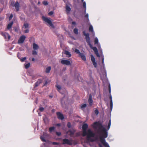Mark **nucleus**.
<instances>
[{"instance_id": "nucleus-19", "label": "nucleus", "mask_w": 147, "mask_h": 147, "mask_svg": "<svg viewBox=\"0 0 147 147\" xmlns=\"http://www.w3.org/2000/svg\"><path fill=\"white\" fill-rule=\"evenodd\" d=\"M33 49L34 50H37L39 48V46L38 45L35 43L33 44Z\"/></svg>"}, {"instance_id": "nucleus-21", "label": "nucleus", "mask_w": 147, "mask_h": 147, "mask_svg": "<svg viewBox=\"0 0 147 147\" xmlns=\"http://www.w3.org/2000/svg\"><path fill=\"white\" fill-rule=\"evenodd\" d=\"M89 30L90 32H91L93 34H94V32L93 30V28L92 26L91 25H90V26Z\"/></svg>"}, {"instance_id": "nucleus-23", "label": "nucleus", "mask_w": 147, "mask_h": 147, "mask_svg": "<svg viewBox=\"0 0 147 147\" xmlns=\"http://www.w3.org/2000/svg\"><path fill=\"white\" fill-rule=\"evenodd\" d=\"M13 24V22H11V23H9L8 25V26H7V29H10L12 25Z\"/></svg>"}, {"instance_id": "nucleus-12", "label": "nucleus", "mask_w": 147, "mask_h": 147, "mask_svg": "<svg viewBox=\"0 0 147 147\" xmlns=\"http://www.w3.org/2000/svg\"><path fill=\"white\" fill-rule=\"evenodd\" d=\"M57 115L58 118L59 119L62 120L64 119V117L62 113L59 112H57Z\"/></svg>"}, {"instance_id": "nucleus-3", "label": "nucleus", "mask_w": 147, "mask_h": 147, "mask_svg": "<svg viewBox=\"0 0 147 147\" xmlns=\"http://www.w3.org/2000/svg\"><path fill=\"white\" fill-rule=\"evenodd\" d=\"M83 34L84 36L86 37V42L88 43V45L90 46L91 48L94 51L95 53L96 54L97 57H100V56L99 54L97 49L96 47H93L92 45L90 43V40L89 37V34L88 33H86L84 31L83 32Z\"/></svg>"}, {"instance_id": "nucleus-31", "label": "nucleus", "mask_w": 147, "mask_h": 147, "mask_svg": "<svg viewBox=\"0 0 147 147\" xmlns=\"http://www.w3.org/2000/svg\"><path fill=\"white\" fill-rule=\"evenodd\" d=\"M32 54L33 55H37V53L36 51L33 50L32 51Z\"/></svg>"}, {"instance_id": "nucleus-15", "label": "nucleus", "mask_w": 147, "mask_h": 147, "mask_svg": "<svg viewBox=\"0 0 147 147\" xmlns=\"http://www.w3.org/2000/svg\"><path fill=\"white\" fill-rule=\"evenodd\" d=\"M29 28V24L27 23H24V26L22 27V30L23 31L24 29H27Z\"/></svg>"}, {"instance_id": "nucleus-20", "label": "nucleus", "mask_w": 147, "mask_h": 147, "mask_svg": "<svg viewBox=\"0 0 147 147\" xmlns=\"http://www.w3.org/2000/svg\"><path fill=\"white\" fill-rule=\"evenodd\" d=\"M110 98L111 100L110 108H111V110L112 109V108H113V101H112V96L111 95H110Z\"/></svg>"}, {"instance_id": "nucleus-2", "label": "nucleus", "mask_w": 147, "mask_h": 147, "mask_svg": "<svg viewBox=\"0 0 147 147\" xmlns=\"http://www.w3.org/2000/svg\"><path fill=\"white\" fill-rule=\"evenodd\" d=\"M88 127V125L86 123H85L83 125L82 129L83 131L82 136H85L87 135V139L88 140L93 142L94 140L92 138H95V134L90 129H88L87 131L86 129Z\"/></svg>"}, {"instance_id": "nucleus-29", "label": "nucleus", "mask_w": 147, "mask_h": 147, "mask_svg": "<svg viewBox=\"0 0 147 147\" xmlns=\"http://www.w3.org/2000/svg\"><path fill=\"white\" fill-rule=\"evenodd\" d=\"M30 65V63H28V64L25 65V67L26 69H28Z\"/></svg>"}, {"instance_id": "nucleus-4", "label": "nucleus", "mask_w": 147, "mask_h": 147, "mask_svg": "<svg viewBox=\"0 0 147 147\" xmlns=\"http://www.w3.org/2000/svg\"><path fill=\"white\" fill-rule=\"evenodd\" d=\"M42 19L44 21L47 23L51 27L53 28H54V26L52 24L51 21L48 18L44 16H43L42 17Z\"/></svg>"}, {"instance_id": "nucleus-13", "label": "nucleus", "mask_w": 147, "mask_h": 147, "mask_svg": "<svg viewBox=\"0 0 147 147\" xmlns=\"http://www.w3.org/2000/svg\"><path fill=\"white\" fill-rule=\"evenodd\" d=\"M47 134L46 133H44L43 135L41 136L40 137V139L43 142H46V140L45 138H46L47 136Z\"/></svg>"}, {"instance_id": "nucleus-1", "label": "nucleus", "mask_w": 147, "mask_h": 147, "mask_svg": "<svg viewBox=\"0 0 147 147\" xmlns=\"http://www.w3.org/2000/svg\"><path fill=\"white\" fill-rule=\"evenodd\" d=\"M93 127L97 130L98 131H100L101 134L99 138L101 142L105 146L110 147L108 144L105 142L104 138H106L108 136V132L105 128V125H102L99 123L95 122L92 125Z\"/></svg>"}, {"instance_id": "nucleus-36", "label": "nucleus", "mask_w": 147, "mask_h": 147, "mask_svg": "<svg viewBox=\"0 0 147 147\" xmlns=\"http://www.w3.org/2000/svg\"><path fill=\"white\" fill-rule=\"evenodd\" d=\"M101 57H102V64H103V65H104V56L103 55H101Z\"/></svg>"}, {"instance_id": "nucleus-57", "label": "nucleus", "mask_w": 147, "mask_h": 147, "mask_svg": "<svg viewBox=\"0 0 147 147\" xmlns=\"http://www.w3.org/2000/svg\"><path fill=\"white\" fill-rule=\"evenodd\" d=\"M38 115H39V116H41V115H40V113H38Z\"/></svg>"}, {"instance_id": "nucleus-30", "label": "nucleus", "mask_w": 147, "mask_h": 147, "mask_svg": "<svg viewBox=\"0 0 147 147\" xmlns=\"http://www.w3.org/2000/svg\"><path fill=\"white\" fill-rule=\"evenodd\" d=\"M55 129L54 127H50L49 129V130L50 132H51L53 130Z\"/></svg>"}, {"instance_id": "nucleus-41", "label": "nucleus", "mask_w": 147, "mask_h": 147, "mask_svg": "<svg viewBox=\"0 0 147 147\" xmlns=\"http://www.w3.org/2000/svg\"><path fill=\"white\" fill-rule=\"evenodd\" d=\"M53 14V11H51L49 13V15L51 16Z\"/></svg>"}, {"instance_id": "nucleus-9", "label": "nucleus", "mask_w": 147, "mask_h": 147, "mask_svg": "<svg viewBox=\"0 0 147 147\" xmlns=\"http://www.w3.org/2000/svg\"><path fill=\"white\" fill-rule=\"evenodd\" d=\"M61 63L63 65H69L71 64L70 62L69 61L65 59L61 60Z\"/></svg>"}, {"instance_id": "nucleus-38", "label": "nucleus", "mask_w": 147, "mask_h": 147, "mask_svg": "<svg viewBox=\"0 0 147 147\" xmlns=\"http://www.w3.org/2000/svg\"><path fill=\"white\" fill-rule=\"evenodd\" d=\"M26 59V57H24L23 58L21 59L20 60L22 62L24 61Z\"/></svg>"}, {"instance_id": "nucleus-61", "label": "nucleus", "mask_w": 147, "mask_h": 147, "mask_svg": "<svg viewBox=\"0 0 147 147\" xmlns=\"http://www.w3.org/2000/svg\"><path fill=\"white\" fill-rule=\"evenodd\" d=\"M95 138V139H97V137H96Z\"/></svg>"}, {"instance_id": "nucleus-48", "label": "nucleus", "mask_w": 147, "mask_h": 147, "mask_svg": "<svg viewBox=\"0 0 147 147\" xmlns=\"http://www.w3.org/2000/svg\"><path fill=\"white\" fill-rule=\"evenodd\" d=\"M43 4L45 5H48V4L47 2V1H44V2H43Z\"/></svg>"}, {"instance_id": "nucleus-40", "label": "nucleus", "mask_w": 147, "mask_h": 147, "mask_svg": "<svg viewBox=\"0 0 147 147\" xmlns=\"http://www.w3.org/2000/svg\"><path fill=\"white\" fill-rule=\"evenodd\" d=\"M94 113L96 115H98V110L96 109L94 111Z\"/></svg>"}, {"instance_id": "nucleus-50", "label": "nucleus", "mask_w": 147, "mask_h": 147, "mask_svg": "<svg viewBox=\"0 0 147 147\" xmlns=\"http://www.w3.org/2000/svg\"><path fill=\"white\" fill-rule=\"evenodd\" d=\"M72 24L73 25H74V24H76V23L75 22H72Z\"/></svg>"}, {"instance_id": "nucleus-54", "label": "nucleus", "mask_w": 147, "mask_h": 147, "mask_svg": "<svg viewBox=\"0 0 147 147\" xmlns=\"http://www.w3.org/2000/svg\"><path fill=\"white\" fill-rule=\"evenodd\" d=\"M3 10L2 9L0 8V12L1 11Z\"/></svg>"}, {"instance_id": "nucleus-45", "label": "nucleus", "mask_w": 147, "mask_h": 147, "mask_svg": "<svg viewBox=\"0 0 147 147\" xmlns=\"http://www.w3.org/2000/svg\"><path fill=\"white\" fill-rule=\"evenodd\" d=\"M13 15L12 14H11L10 15L9 17V20H10L13 18Z\"/></svg>"}, {"instance_id": "nucleus-43", "label": "nucleus", "mask_w": 147, "mask_h": 147, "mask_svg": "<svg viewBox=\"0 0 147 147\" xmlns=\"http://www.w3.org/2000/svg\"><path fill=\"white\" fill-rule=\"evenodd\" d=\"M109 93H110L111 92V86H110V84H109Z\"/></svg>"}, {"instance_id": "nucleus-24", "label": "nucleus", "mask_w": 147, "mask_h": 147, "mask_svg": "<svg viewBox=\"0 0 147 147\" xmlns=\"http://www.w3.org/2000/svg\"><path fill=\"white\" fill-rule=\"evenodd\" d=\"M90 57L91 58V60L92 62L95 61V59L94 57L92 55H91Z\"/></svg>"}, {"instance_id": "nucleus-26", "label": "nucleus", "mask_w": 147, "mask_h": 147, "mask_svg": "<svg viewBox=\"0 0 147 147\" xmlns=\"http://www.w3.org/2000/svg\"><path fill=\"white\" fill-rule=\"evenodd\" d=\"M111 125V120H110L109 121V123H108V126L107 130H109V129L110 128V127Z\"/></svg>"}, {"instance_id": "nucleus-8", "label": "nucleus", "mask_w": 147, "mask_h": 147, "mask_svg": "<svg viewBox=\"0 0 147 147\" xmlns=\"http://www.w3.org/2000/svg\"><path fill=\"white\" fill-rule=\"evenodd\" d=\"M11 5L12 6L15 7L17 11H19L20 7V4L18 1H16L15 3H11Z\"/></svg>"}, {"instance_id": "nucleus-11", "label": "nucleus", "mask_w": 147, "mask_h": 147, "mask_svg": "<svg viewBox=\"0 0 147 147\" xmlns=\"http://www.w3.org/2000/svg\"><path fill=\"white\" fill-rule=\"evenodd\" d=\"M98 38L96 37L95 38L94 40V43L95 44H97V47L98 48H99L100 50L101 51V52L102 53V50L101 48L100 45V44L98 43Z\"/></svg>"}, {"instance_id": "nucleus-7", "label": "nucleus", "mask_w": 147, "mask_h": 147, "mask_svg": "<svg viewBox=\"0 0 147 147\" xmlns=\"http://www.w3.org/2000/svg\"><path fill=\"white\" fill-rule=\"evenodd\" d=\"M26 38V37L24 35H22L20 37L18 41V44L23 43Z\"/></svg>"}, {"instance_id": "nucleus-27", "label": "nucleus", "mask_w": 147, "mask_h": 147, "mask_svg": "<svg viewBox=\"0 0 147 147\" xmlns=\"http://www.w3.org/2000/svg\"><path fill=\"white\" fill-rule=\"evenodd\" d=\"M75 52L77 54H78L79 55H80V54H81V53L79 50L78 49H76L75 50Z\"/></svg>"}, {"instance_id": "nucleus-46", "label": "nucleus", "mask_w": 147, "mask_h": 147, "mask_svg": "<svg viewBox=\"0 0 147 147\" xmlns=\"http://www.w3.org/2000/svg\"><path fill=\"white\" fill-rule=\"evenodd\" d=\"M20 54L19 53H18L17 54V57L20 59Z\"/></svg>"}, {"instance_id": "nucleus-25", "label": "nucleus", "mask_w": 147, "mask_h": 147, "mask_svg": "<svg viewBox=\"0 0 147 147\" xmlns=\"http://www.w3.org/2000/svg\"><path fill=\"white\" fill-rule=\"evenodd\" d=\"M66 11H68V12L70 11L71 10L70 7L67 5L66 7Z\"/></svg>"}, {"instance_id": "nucleus-22", "label": "nucleus", "mask_w": 147, "mask_h": 147, "mask_svg": "<svg viewBox=\"0 0 147 147\" xmlns=\"http://www.w3.org/2000/svg\"><path fill=\"white\" fill-rule=\"evenodd\" d=\"M51 69V67L50 66H49L46 69V72L47 73H49L50 72V71Z\"/></svg>"}, {"instance_id": "nucleus-49", "label": "nucleus", "mask_w": 147, "mask_h": 147, "mask_svg": "<svg viewBox=\"0 0 147 147\" xmlns=\"http://www.w3.org/2000/svg\"><path fill=\"white\" fill-rule=\"evenodd\" d=\"M53 145H58V144H59L57 142H53Z\"/></svg>"}, {"instance_id": "nucleus-28", "label": "nucleus", "mask_w": 147, "mask_h": 147, "mask_svg": "<svg viewBox=\"0 0 147 147\" xmlns=\"http://www.w3.org/2000/svg\"><path fill=\"white\" fill-rule=\"evenodd\" d=\"M78 29L75 28L74 30V32L76 34H78Z\"/></svg>"}, {"instance_id": "nucleus-5", "label": "nucleus", "mask_w": 147, "mask_h": 147, "mask_svg": "<svg viewBox=\"0 0 147 147\" xmlns=\"http://www.w3.org/2000/svg\"><path fill=\"white\" fill-rule=\"evenodd\" d=\"M42 19L44 21L47 23L51 27L53 28H54V26L52 24L51 21L48 18L44 16H43L42 17Z\"/></svg>"}, {"instance_id": "nucleus-18", "label": "nucleus", "mask_w": 147, "mask_h": 147, "mask_svg": "<svg viewBox=\"0 0 147 147\" xmlns=\"http://www.w3.org/2000/svg\"><path fill=\"white\" fill-rule=\"evenodd\" d=\"M79 56L84 61L86 60V57L83 53H81V54H80Z\"/></svg>"}, {"instance_id": "nucleus-37", "label": "nucleus", "mask_w": 147, "mask_h": 147, "mask_svg": "<svg viewBox=\"0 0 147 147\" xmlns=\"http://www.w3.org/2000/svg\"><path fill=\"white\" fill-rule=\"evenodd\" d=\"M39 109L40 111L42 112L44 110V108L42 107H40Z\"/></svg>"}, {"instance_id": "nucleus-47", "label": "nucleus", "mask_w": 147, "mask_h": 147, "mask_svg": "<svg viewBox=\"0 0 147 147\" xmlns=\"http://www.w3.org/2000/svg\"><path fill=\"white\" fill-rule=\"evenodd\" d=\"M29 30L28 29H27L25 31H24V32L25 33H27L29 32Z\"/></svg>"}, {"instance_id": "nucleus-17", "label": "nucleus", "mask_w": 147, "mask_h": 147, "mask_svg": "<svg viewBox=\"0 0 147 147\" xmlns=\"http://www.w3.org/2000/svg\"><path fill=\"white\" fill-rule=\"evenodd\" d=\"M64 53L66 55V57H69L71 56V55L70 53L67 51H65L64 52Z\"/></svg>"}, {"instance_id": "nucleus-52", "label": "nucleus", "mask_w": 147, "mask_h": 147, "mask_svg": "<svg viewBox=\"0 0 147 147\" xmlns=\"http://www.w3.org/2000/svg\"><path fill=\"white\" fill-rule=\"evenodd\" d=\"M47 81H46V82H45V84H44V86L46 85H47Z\"/></svg>"}, {"instance_id": "nucleus-44", "label": "nucleus", "mask_w": 147, "mask_h": 147, "mask_svg": "<svg viewBox=\"0 0 147 147\" xmlns=\"http://www.w3.org/2000/svg\"><path fill=\"white\" fill-rule=\"evenodd\" d=\"M57 135L59 136L61 135V133L60 132H57L56 133Z\"/></svg>"}, {"instance_id": "nucleus-14", "label": "nucleus", "mask_w": 147, "mask_h": 147, "mask_svg": "<svg viewBox=\"0 0 147 147\" xmlns=\"http://www.w3.org/2000/svg\"><path fill=\"white\" fill-rule=\"evenodd\" d=\"M88 102L90 106L92 105V103L93 102V100L92 99V96L91 94H90L89 95Z\"/></svg>"}, {"instance_id": "nucleus-33", "label": "nucleus", "mask_w": 147, "mask_h": 147, "mask_svg": "<svg viewBox=\"0 0 147 147\" xmlns=\"http://www.w3.org/2000/svg\"><path fill=\"white\" fill-rule=\"evenodd\" d=\"M85 17L87 18V21L88 22L89 21V19L88 18V13L86 14L85 16Z\"/></svg>"}, {"instance_id": "nucleus-56", "label": "nucleus", "mask_w": 147, "mask_h": 147, "mask_svg": "<svg viewBox=\"0 0 147 147\" xmlns=\"http://www.w3.org/2000/svg\"><path fill=\"white\" fill-rule=\"evenodd\" d=\"M99 146H100V147H103L102 146V145H100H100H99Z\"/></svg>"}, {"instance_id": "nucleus-53", "label": "nucleus", "mask_w": 147, "mask_h": 147, "mask_svg": "<svg viewBox=\"0 0 147 147\" xmlns=\"http://www.w3.org/2000/svg\"><path fill=\"white\" fill-rule=\"evenodd\" d=\"M86 9H85L84 11V13L85 14H86Z\"/></svg>"}, {"instance_id": "nucleus-59", "label": "nucleus", "mask_w": 147, "mask_h": 147, "mask_svg": "<svg viewBox=\"0 0 147 147\" xmlns=\"http://www.w3.org/2000/svg\"><path fill=\"white\" fill-rule=\"evenodd\" d=\"M40 2H38V4H40Z\"/></svg>"}, {"instance_id": "nucleus-34", "label": "nucleus", "mask_w": 147, "mask_h": 147, "mask_svg": "<svg viewBox=\"0 0 147 147\" xmlns=\"http://www.w3.org/2000/svg\"><path fill=\"white\" fill-rule=\"evenodd\" d=\"M92 63L94 65V67H97V64L96 63L95 61L92 62Z\"/></svg>"}, {"instance_id": "nucleus-58", "label": "nucleus", "mask_w": 147, "mask_h": 147, "mask_svg": "<svg viewBox=\"0 0 147 147\" xmlns=\"http://www.w3.org/2000/svg\"><path fill=\"white\" fill-rule=\"evenodd\" d=\"M74 134V133H73V132H71V134Z\"/></svg>"}, {"instance_id": "nucleus-55", "label": "nucleus", "mask_w": 147, "mask_h": 147, "mask_svg": "<svg viewBox=\"0 0 147 147\" xmlns=\"http://www.w3.org/2000/svg\"><path fill=\"white\" fill-rule=\"evenodd\" d=\"M57 125L58 126H59L60 125V124H57Z\"/></svg>"}, {"instance_id": "nucleus-10", "label": "nucleus", "mask_w": 147, "mask_h": 147, "mask_svg": "<svg viewBox=\"0 0 147 147\" xmlns=\"http://www.w3.org/2000/svg\"><path fill=\"white\" fill-rule=\"evenodd\" d=\"M2 35L4 36V38L6 39L7 38L8 40H9L10 39V36L7 33H2Z\"/></svg>"}, {"instance_id": "nucleus-32", "label": "nucleus", "mask_w": 147, "mask_h": 147, "mask_svg": "<svg viewBox=\"0 0 147 147\" xmlns=\"http://www.w3.org/2000/svg\"><path fill=\"white\" fill-rule=\"evenodd\" d=\"M83 2V7L84 8H85V9H86V3L85 1H84Z\"/></svg>"}, {"instance_id": "nucleus-51", "label": "nucleus", "mask_w": 147, "mask_h": 147, "mask_svg": "<svg viewBox=\"0 0 147 147\" xmlns=\"http://www.w3.org/2000/svg\"><path fill=\"white\" fill-rule=\"evenodd\" d=\"M35 59L34 58H33L32 59V61H35Z\"/></svg>"}, {"instance_id": "nucleus-16", "label": "nucleus", "mask_w": 147, "mask_h": 147, "mask_svg": "<svg viewBox=\"0 0 147 147\" xmlns=\"http://www.w3.org/2000/svg\"><path fill=\"white\" fill-rule=\"evenodd\" d=\"M42 82L41 80L39 79H38V81L36 82L35 84L34 88L38 86Z\"/></svg>"}, {"instance_id": "nucleus-35", "label": "nucleus", "mask_w": 147, "mask_h": 147, "mask_svg": "<svg viewBox=\"0 0 147 147\" xmlns=\"http://www.w3.org/2000/svg\"><path fill=\"white\" fill-rule=\"evenodd\" d=\"M86 104H83L81 105V108L83 109V108H84L86 107Z\"/></svg>"}, {"instance_id": "nucleus-39", "label": "nucleus", "mask_w": 147, "mask_h": 147, "mask_svg": "<svg viewBox=\"0 0 147 147\" xmlns=\"http://www.w3.org/2000/svg\"><path fill=\"white\" fill-rule=\"evenodd\" d=\"M56 87L59 91V90H60L61 88V87L59 85L57 86Z\"/></svg>"}, {"instance_id": "nucleus-60", "label": "nucleus", "mask_w": 147, "mask_h": 147, "mask_svg": "<svg viewBox=\"0 0 147 147\" xmlns=\"http://www.w3.org/2000/svg\"><path fill=\"white\" fill-rule=\"evenodd\" d=\"M82 2H83L84 0H81Z\"/></svg>"}, {"instance_id": "nucleus-6", "label": "nucleus", "mask_w": 147, "mask_h": 147, "mask_svg": "<svg viewBox=\"0 0 147 147\" xmlns=\"http://www.w3.org/2000/svg\"><path fill=\"white\" fill-rule=\"evenodd\" d=\"M63 144H67L70 145L72 144L73 141L72 140H69L67 139H64L63 140Z\"/></svg>"}, {"instance_id": "nucleus-42", "label": "nucleus", "mask_w": 147, "mask_h": 147, "mask_svg": "<svg viewBox=\"0 0 147 147\" xmlns=\"http://www.w3.org/2000/svg\"><path fill=\"white\" fill-rule=\"evenodd\" d=\"M67 127L69 128L71 127V123L70 122H68V123L67 124Z\"/></svg>"}]
</instances>
